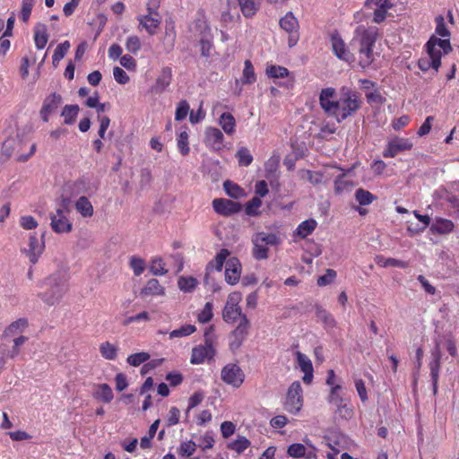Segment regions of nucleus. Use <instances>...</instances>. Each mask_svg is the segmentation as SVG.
I'll list each match as a JSON object with an SVG mask.
<instances>
[{
  "label": "nucleus",
  "mask_w": 459,
  "mask_h": 459,
  "mask_svg": "<svg viewBox=\"0 0 459 459\" xmlns=\"http://www.w3.org/2000/svg\"><path fill=\"white\" fill-rule=\"evenodd\" d=\"M361 103L359 93L349 87H342L337 99L336 91L332 87L322 89L319 94L321 108L328 116L334 117L339 123L355 114Z\"/></svg>",
  "instance_id": "obj_1"
},
{
  "label": "nucleus",
  "mask_w": 459,
  "mask_h": 459,
  "mask_svg": "<svg viewBox=\"0 0 459 459\" xmlns=\"http://www.w3.org/2000/svg\"><path fill=\"white\" fill-rule=\"evenodd\" d=\"M67 273L64 270H58L50 274L43 281V287L46 290L39 296L48 306L57 304L67 290Z\"/></svg>",
  "instance_id": "obj_2"
},
{
  "label": "nucleus",
  "mask_w": 459,
  "mask_h": 459,
  "mask_svg": "<svg viewBox=\"0 0 459 459\" xmlns=\"http://www.w3.org/2000/svg\"><path fill=\"white\" fill-rule=\"evenodd\" d=\"M353 39L359 43V65L362 68L368 67L373 61V47L377 40V30L359 26L355 30Z\"/></svg>",
  "instance_id": "obj_3"
},
{
  "label": "nucleus",
  "mask_w": 459,
  "mask_h": 459,
  "mask_svg": "<svg viewBox=\"0 0 459 459\" xmlns=\"http://www.w3.org/2000/svg\"><path fill=\"white\" fill-rule=\"evenodd\" d=\"M279 24L283 30L289 33V47H294L299 39V25L297 18L291 12H288L284 17L281 18Z\"/></svg>",
  "instance_id": "obj_4"
},
{
  "label": "nucleus",
  "mask_w": 459,
  "mask_h": 459,
  "mask_svg": "<svg viewBox=\"0 0 459 459\" xmlns=\"http://www.w3.org/2000/svg\"><path fill=\"white\" fill-rule=\"evenodd\" d=\"M302 388L299 381L293 382L286 395L285 409L289 412L297 413L302 406Z\"/></svg>",
  "instance_id": "obj_5"
},
{
  "label": "nucleus",
  "mask_w": 459,
  "mask_h": 459,
  "mask_svg": "<svg viewBox=\"0 0 459 459\" xmlns=\"http://www.w3.org/2000/svg\"><path fill=\"white\" fill-rule=\"evenodd\" d=\"M221 377L223 382L234 387H239L245 378L243 370L234 363L226 365L221 369Z\"/></svg>",
  "instance_id": "obj_6"
},
{
  "label": "nucleus",
  "mask_w": 459,
  "mask_h": 459,
  "mask_svg": "<svg viewBox=\"0 0 459 459\" xmlns=\"http://www.w3.org/2000/svg\"><path fill=\"white\" fill-rule=\"evenodd\" d=\"M250 322L247 316H243L242 320H240L230 336V348L231 351H236L242 345L248 334Z\"/></svg>",
  "instance_id": "obj_7"
},
{
  "label": "nucleus",
  "mask_w": 459,
  "mask_h": 459,
  "mask_svg": "<svg viewBox=\"0 0 459 459\" xmlns=\"http://www.w3.org/2000/svg\"><path fill=\"white\" fill-rule=\"evenodd\" d=\"M364 6L367 9L374 10L372 21L375 23H381L385 20L387 12L393 7V4L389 0H366Z\"/></svg>",
  "instance_id": "obj_8"
},
{
  "label": "nucleus",
  "mask_w": 459,
  "mask_h": 459,
  "mask_svg": "<svg viewBox=\"0 0 459 459\" xmlns=\"http://www.w3.org/2000/svg\"><path fill=\"white\" fill-rule=\"evenodd\" d=\"M413 144L409 139L396 137L389 141L387 147L383 152L385 158H394L399 153L409 151Z\"/></svg>",
  "instance_id": "obj_9"
},
{
  "label": "nucleus",
  "mask_w": 459,
  "mask_h": 459,
  "mask_svg": "<svg viewBox=\"0 0 459 459\" xmlns=\"http://www.w3.org/2000/svg\"><path fill=\"white\" fill-rule=\"evenodd\" d=\"M212 207L218 214L223 216H230L242 210V205L239 203L223 198L214 199Z\"/></svg>",
  "instance_id": "obj_10"
},
{
  "label": "nucleus",
  "mask_w": 459,
  "mask_h": 459,
  "mask_svg": "<svg viewBox=\"0 0 459 459\" xmlns=\"http://www.w3.org/2000/svg\"><path fill=\"white\" fill-rule=\"evenodd\" d=\"M332 49L334 55L341 60L351 63L354 60L353 55L346 48V45L340 34L335 32L331 36Z\"/></svg>",
  "instance_id": "obj_11"
},
{
  "label": "nucleus",
  "mask_w": 459,
  "mask_h": 459,
  "mask_svg": "<svg viewBox=\"0 0 459 459\" xmlns=\"http://www.w3.org/2000/svg\"><path fill=\"white\" fill-rule=\"evenodd\" d=\"M62 96L58 93L54 92L47 96L39 112L41 119L44 122H48L49 115L57 109V108L62 104Z\"/></svg>",
  "instance_id": "obj_12"
},
{
  "label": "nucleus",
  "mask_w": 459,
  "mask_h": 459,
  "mask_svg": "<svg viewBox=\"0 0 459 459\" xmlns=\"http://www.w3.org/2000/svg\"><path fill=\"white\" fill-rule=\"evenodd\" d=\"M441 351L438 344L431 351L432 359L429 362L430 377L432 380L433 394L437 393V382L439 377V370L441 366Z\"/></svg>",
  "instance_id": "obj_13"
},
{
  "label": "nucleus",
  "mask_w": 459,
  "mask_h": 459,
  "mask_svg": "<svg viewBox=\"0 0 459 459\" xmlns=\"http://www.w3.org/2000/svg\"><path fill=\"white\" fill-rule=\"evenodd\" d=\"M225 269V281L230 284L235 285L238 282L241 275V264L237 257H230L226 261Z\"/></svg>",
  "instance_id": "obj_14"
},
{
  "label": "nucleus",
  "mask_w": 459,
  "mask_h": 459,
  "mask_svg": "<svg viewBox=\"0 0 459 459\" xmlns=\"http://www.w3.org/2000/svg\"><path fill=\"white\" fill-rule=\"evenodd\" d=\"M51 228L56 233H68L72 230V222L65 216V212L63 210H56V214L50 216Z\"/></svg>",
  "instance_id": "obj_15"
},
{
  "label": "nucleus",
  "mask_w": 459,
  "mask_h": 459,
  "mask_svg": "<svg viewBox=\"0 0 459 459\" xmlns=\"http://www.w3.org/2000/svg\"><path fill=\"white\" fill-rule=\"evenodd\" d=\"M172 82V70L170 67H163L157 77L151 91L155 94H161L170 85Z\"/></svg>",
  "instance_id": "obj_16"
},
{
  "label": "nucleus",
  "mask_w": 459,
  "mask_h": 459,
  "mask_svg": "<svg viewBox=\"0 0 459 459\" xmlns=\"http://www.w3.org/2000/svg\"><path fill=\"white\" fill-rule=\"evenodd\" d=\"M224 135L221 131L215 127H208L205 131V143L215 151L223 147Z\"/></svg>",
  "instance_id": "obj_17"
},
{
  "label": "nucleus",
  "mask_w": 459,
  "mask_h": 459,
  "mask_svg": "<svg viewBox=\"0 0 459 459\" xmlns=\"http://www.w3.org/2000/svg\"><path fill=\"white\" fill-rule=\"evenodd\" d=\"M214 354L215 350L212 346L204 344L203 346L195 347L192 350L191 363L201 364L204 361L205 359H212Z\"/></svg>",
  "instance_id": "obj_18"
},
{
  "label": "nucleus",
  "mask_w": 459,
  "mask_h": 459,
  "mask_svg": "<svg viewBox=\"0 0 459 459\" xmlns=\"http://www.w3.org/2000/svg\"><path fill=\"white\" fill-rule=\"evenodd\" d=\"M140 25L146 30V31L150 35H154L156 33V29L160 26L161 22L160 16H156L152 14H146L139 16L138 18Z\"/></svg>",
  "instance_id": "obj_19"
},
{
  "label": "nucleus",
  "mask_w": 459,
  "mask_h": 459,
  "mask_svg": "<svg viewBox=\"0 0 459 459\" xmlns=\"http://www.w3.org/2000/svg\"><path fill=\"white\" fill-rule=\"evenodd\" d=\"M454 228L452 221L437 217L430 226V230L434 234H448L454 230Z\"/></svg>",
  "instance_id": "obj_20"
},
{
  "label": "nucleus",
  "mask_w": 459,
  "mask_h": 459,
  "mask_svg": "<svg viewBox=\"0 0 459 459\" xmlns=\"http://www.w3.org/2000/svg\"><path fill=\"white\" fill-rule=\"evenodd\" d=\"M164 294L165 289L160 284L157 279L149 280L140 291V296L142 298L155 295L163 296Z\"/></svg>",
  "instance_id": "obj_21"
},
{
  "label": "nucleus",
  "mask_w": 459,
  "mask_h": 459,
  "mask_svg": "<svg viewBox=\"0 0 459 459\" xmlns=\"http://www.w3.org/2000/svg\"><path fill=\"white\" fill-rule=\"evenodd\" d=\"M241 307L237 304H226L222 311V318L226 323H234L238 318L242 320Z\"/></svg>",
  "instance_id": "obj_22"
},
{
  "label": "nucleus",
  "mask_w": 459,
  "mask_h": 459,
  "mask_svg": "<svg viewBox=\"0 0 459 459\" xmlns=\"http://www.w3.org/2000/svg\"><path fill=\"white\" fill-rule=\"evenodd\" d=\"M48 40L47 26L44 23H37L34 27V41L38 49H43Z\"/></svg>",
  "instance_id": "obj_23"
},
{
  "label": "nucleus",
  "mask_w": 459,
  "mask_h": 459,
  "mask_svg": "<svg viewBox=\"0 0 459 459\" xmlns=\"http://www.w3.org/2000/svg\"><path fill=\"white\" fill-rule=\"evenodd\" d=\"M426 50L429 55V56L433 59L434 64V70L437 71L440 65H441V56L442 52L438 47H437V44L435 41H433V39L430 38L429 41L426 44Z\"/></svg>",
  "instance_id": "obj_24"
},
{
  "label": "nucleus",
  "mask_w": 459,
  "mask_h": 459,
  "mask_svg": "<svg viewBox=\"0 0 459 459\" xmlns=\"http://www.w3.org/2000/svg\"><path fill=\"white\" fill-rule=\"evenodd\" d=\"M28 326V321L25 318H19L16 321L11 323L4 331V337H11L16 335Z\"/></svg>",
  "instance_id": "obj_25"
},
{
  "label": "nucleus",
  "mask_w": 459,
  "mask_h": 459,
  "mask_svg": "<svg viewBox=\"0 0 459 459\" xmlns=\"http://www.w3.org/2000/svg\"><path fill=\"white\" fill-rule=\"evenodd\" d=\"M230 251L226 248H222L220 252L215 255L214 259H212L207 264L206 270H213L221 271L224 263H226V259L230 256Z\"/></svg>",
  "instance_id": "obj_26"
},
{
  "label": "nucleus",
  "mask_w": 459,
  "mask_h": 459,
  "mask_svg": "<svg viewBox=\"0 0 459 459\" xmlns=\"http://www.w3.org/2000/svg\"><path fill=\"white\" fill-rule=\"evenodd\" d=\"M93 396L97 400H101L104 403H110L113 400V392L108 384H100L97 385V390L93 393Z\"/></svg>",
  "instance_id": "obj_27"
},
{
  "label": "nucleus",
  "mask_w": 459,
  "mask_h": 459,
  "mask_svg": "<svg viewBox=\"0 0 459 459\" xmlns=\"http://www.w3.org/2000/svg\"><path fill=\"white\" fill-rule=\"evenodd\" d=\"M75 209L82 217L93 215V206L86 196H81L75 202Z\"/></svg>",
  "instance_id": "obj_28"
},
{
  "label": "nucleus",
  "mask_w": 459,
  "mask_h": 459,
  "mask_svg": "<svg viewBox=\"0 0 459 459\" xmlns=\"http://www.w3.org/2000/svg\"><path fill=\"white\" fill-rule=\"evenodd\" d=\"M252 242L263 243L267 246H275L280 242V238L273 233L257 232L254 235Z\"/></svg>",
  "instance_id": "obj_29"
},
{
  "label": "nucleus",
  "mask_w": 459,
  "mask_h": 459,
  "mask_svg": "<svg viewBox=\"0 0 459 459\" xmlns=\"http://www.w3.org/2000/svg\"><path fill=\"white\" fill-rule=\"evenodd\" d=\"M80 108L78 105H65L63 108L61 116L64 117V123L65 125H73L78 116Z\"/></svg>",
  "instance_id": "obj_30"
},
{
  "label": "nucleus",
  "mask_w": 459,
  "mask_h": 459,
  "mask_svg": "<svg viewBox=\"0 0 459 459\" xmlns=\"http://www.w3.org/2000/svg\"><path fill=\"white\" fill-rule=\"evenodd\" d=\"M316 316L325 327L333 328L336 322L333 316L319 305H316Z\"/></svg>",
  "instance_id": "obj_31"
},
{
  "label": "nucleus",
  "mask_w": 459,
  "mask_h": 459,
  "mask_svg": "<svg viewBox=\"0 0 459 459\" xmlns=\"http://www.w3.org/2000/svg\"><path fill=\"white\" fill-rule=\"evenodd\" d=\"M317 222L314 219H308L302 221L296 230V234L301 238H307L316 228Z\"/></svg>",
  "instance_id": "obj_32"
},
{
  "label": "nucleus",
  "mask_w": 459,
  "mask_h": 459,
  "mask_svg": "<svg viewBox=\"0 0 459 459\" xmlns=\"http://www.w3.org/2000/svg\"><path fill=\"white\" fill-rule=\"evenodd\" d=\"M243 15L252 17L258 10V3L255 0H238Z\"/></svg>",
  "instance_id": "obj_33"
},
{
  "label": "nucleus",
  "mask_w": 459,
  "mask_h": 459,
  "mask_svg": "<svg viewBox=\"0 0 459 459\" xmlns=\"http://www.w3.org/2000/svg\"><path fill=\"white\" fill-rule=\"evenodd\" d=\"M69 48L70 42L68 40H65L56 46L52 56V64L55 67H57L60 60L64 58Z\"/></svg>",
  "instance_id": "obj_34"
},
{
  "label": "nucleus",
  "mask_w": 459,
  "mask_h": 459,
  "mask_svg": "<svg viewBox=\"0 0 459 459\" xmlns=\"http://www.w3.org/2000/svg\"><path fill=\"white\" fill-rule=\"evenodd\" d=\"M220 125L227 134H231L235 131V118L230 113H223L220 117Z\"/></svg>",
  "instance_id": "obj_35"
},
{
  "label": "nucleus",
  "mask_w": 459,
  "mask_h": 459,
  "mask_svg": "<svg viewBox=\"0 0 459 459\" xmlns=\"http://www.w3.org/2000/svg\"><path fill=\"white\" fill-rule=\"evenodd\" d=\"M344 178L345 173H342L334 179V191L338 195H341L344 191L351 190L353 186V183L351 180H346Z\"/></svg>",
  "instance_id": "obj_36"
},
{
  "label": "nucleus",
  "mask_w": 459,
  "mask_h": 459,
  "mask_svg": "<svg viewBox=\"0 0 459 459\" xmlns=\"http://www.w3.org/2000/svg\"><path fill=\"white\" fill-rule=\"evenodd\" d=\"M355 199L359 205L365 206L370 204L374 200H376L377 196L368 190L359 188L355 192Z\"/></svg>",
  "instance_id": "obj_37"
},
{
  "label": "nucleus",
  "mask_w": 459,
  "mask_h": 459,
  "mask_svg": "<svg viewBox=\"0 0 459 459\" xmlns=\"http://www.w3.org/2000/svg\"><path fill=\"white\" fill-rule=\"evenodd\" d=\"M100 352L103 358L113 360L117 358V348L108 342H105L100 346Z\"/></svg>",
  "instance_id": "obj_38"
},
{
  "label": "nucleus",
  "mask_w": 459,
  "mask_h": 459,
  "mask_svg": "<svg viewBox=\"0 0 459 459\" xmlns=\"http://www.w3.org/2000/svg\"><path fill=\"white\" fill-rule=\"evenodd\" d=\"M194 30L198 33L200 39L211 37V29L207 22L203 18H198L194 22Z\"/></svg>",
  "instance_id": "obj_39"
},
{
  "label": "nucleus",
  "mask_w": 459,
  "mask_h": 459,
  "mask_svg": "<svg viewBox=\"0 0 459 459\" xmlns=\"http://www.w3.org/2000/svg\"><path fill=\"white\" fill-rule=\"evenodd\" d=\"M129 266L133 270L134 275L139 276L144 272L146 264L140 256L133 255L130 257Z\"/></svg>",
  "instance_id": "obj_40"
},
{
  "label": "nucleus",
  "mask_w": 459,
  "mask_h": 459,
  "mask_svg": "<svg viewBox=\"0 0 459 459\" xmlns=\"http://www.w3.org/2000/svg\"><path fill=\"white\" fill-rule=\"evenodd\" d=\"M236 158L238 159L239 166L247 167L253 161V156L247 147L239 148L236 153Z\"/></svg>",
  "instance_id": "obj_41"
},
{
  "label": "nucleus",
  "mask_w": 459,
  "mask_h": 459,
  "mask_svg": "<svg viewBox=\"0 0 459 459\" xmlns=\"http://www.w3.org/2000/svg\"><path fill=\"white\" fill-rule=\"evenodd\" d=\"M255 74L254 72V67L250 60L245 61V67L243 70V75L241 81L245 84H250L255 82Z\"/></svg>",
  "instance_id": "obj_42"
},
{
  "label": "nucleus",
  "mask_w": 459,
  "mask_h": 459,
  "mask_svg": "<svg viewBox=\"0 0 459 459\" xmlns=\"http://www.w3.org/2000/svg\"><path fill=\"white\" fill-rule=\"evenodd\" d=\"M177 144L180 153L183 156H186L189 153L190 148L188 146V134L186 131H182L179 133L177 139Z\"/></svg>",
  "instance_id": "obj_43"
},
{
  "label": "nucleus",
  "mask_w": 459,
  "mask_h": 459,
  "mask_svg": "<svg viewBox=\"0 0 459 459\" xmlns=\"http://www.w3.org/2000/svg\"><path fill=\"white\" fill-rule=\"evenodd\" d=\"M164 265L165 264L160 257L153 258L150 265V271L156 276L165 275L168 273V270L164 268Z\"/></svg>",
  "instance_id": "obj_44"
},
{
  "label": "nucleus",
  "mask_w": 459,
  "mask_h": 459,
  "mask_svg": "<svg viewBox=\"0 0 459 459\" xmlns=\"http://www.w3.org/2000/svg\"><path fill=\"white\" fill-rule=\"evenodd\" d=\"M223 187L227 195L232 198H238L243 195L244 192L240 186L230 180L224 182Z\"/></svg>",
  "instance_id": "obj_45"
},
{
  "label": "nucleus",
  "mask_w": 459,
  "mask_h": 459,
  "mask_svg": "<svg viewBox=\"0 0 459 459\" xmlns=\"http://www.w3.org/2000/svg\"><path fill=\"white\" fill-rule=\"evenodd\" d=\"M178 288L184 292H191L196 286L197 281L194 277H180L178 281Z\"/></svg>",
  "instance_id": "obj_46"
},
{
  "label": "nucleus",
  "mask_w": 459,
  "mask_h": 459,
  "mask_svg": "<svg viewBox=\"0 0 459 459\" xmlns=\"http://www.w3.org/2000/svg\"><path fill=\"white\" fill-rule=\"evenodd\" d=\"M333 406L336 407V413H338L340 417L345 420L351 419L352 417L353 410L348 406L344 399H342L340 403H334Z\"/></svg>",
  "instance_id": "obj_47"
},
{
  "label": "nucleus",
  "mask_w": 459,
  "mask_h": 459,
  "mask_svg": "<svg viewBox=\"0 0 459 459\" xmlns=\"http://www.w3.org/2000/svg\"><path fill=\"white\" fill-rule=\"evenodd\" d=\"M149 359L150 354L148 352L142 351L130 355L126 360L131 366L137 367L142 363L146 362Z\"/></svg>",
  "instance_id": "obj_48"
},
{
  "label": "nucleus",
  "mask_w": 459,
  "mask_h": 459,
  "mask_svg": "<svg viewBox=\"0 0 459 459\" xmlns=\"http://www.w3.org/2000/svg\"><path fill=\"white\" fill-rule=\"evenodd\" d=\"M287 454L290 457L300 458L306 455V447L300 443H294L288 447Z\"/></svg>",
  "instance_id": "obj_49"
},
{
  "label": "nucleus",
  "mask_w": 459,
  "mask_h": 459,
  "mask_svg": "<svg viewBox=\"0 0 459 459\" xmlns=\"http://www.w3.org/2000/svg\"><path fill=\"white\" fill-rule=\"evenodd\" d=\"M196 330L195 326L193 325H186L181 326L178 329L173 330L169 333L170 338H177V337H184L188 336L191 333H195Z\"/></svg>",
  "instance_id": "obj_50"
},
{
  "label": "nucleus",
  "mask_w": 459,
  "mask_h": 459,
  "mask_svg": "<svg viewBox=\"0 0 459 459\" xmlns=\"http://www.w3.org/2000/svg\"><path fill=\"white\" fill-rule=\"evenodd\" d=\"M254 245L253 256L256 260H263L268 257V247L263 243L252 242Z\"/></svg>",
  "instance_id": "obj_51"
},
{
  "label": "nucleus",
  "mask_w": 459,
  "mask_h": 459,
  "mask_svg": "<svg viewBox=\"0 0 459 459\" xmlns=\"http://www.w3.org/2000/svg\"><path fill=\"white\" fill-rule=\"evenodd\" d=\"M266 74L272 78H284L289 74V71L283 66L271 65L267 67Z\"/></svg>",
  "instance_id": "obj_52"
},
{
  "label": "nucleus",
  "mask_w": 459,
  "mask_h": 459,
  "mask_svg": "<svg viewBox=\"0 0 459 459\" xmlns=\"http://www.w3.org/2000/svg\"><path fill=\"white\" fill-rule=\"evenodd\" d=\"M189 112V104L186 100H182L178 102L176 113H175V119L177 121H182L184 120L187 114Z\"/></svg>",
  "instance_id": "obj_53"
},
{
  "label": "nucleus",
  "mask_w": 459,
  "mask_h": 459,
  "mask_svg": "<svg viewBox=\"0 0 459 459\" xmlns=\"http://www.w3.org/2000/svg\"><path fill=\"white\" fill-rule=\"evenodd\" d=\"M261 205V199L258 196H255L247 204L245 212L249 216H255L258 214L257 209Z\"/></svg>",
  "instance_id": "obj_54"
},
{
  "label": "nucleus",
  "mask_w": 459,
  "mask_h": 459,
  "mask_svg": "<svg viewBox=\"0 0 459 459\" xmlns=\"http://www.w3.org/2000/svg\"><path fill=\"white\" fill-rule=\"evenodd\" d=\"M34 4L35 0H22L21 18L23 22H27L29 21Z\"/></svg>",
  "instance_id": "obj_55"
},
{
  "label": "nucleus",
  "mask_w": 459,
  "mask_h": 459,
  "mask_svg": "<svg viewBox=\"0 0 459 459\" xmlns=\"http://www.w3.org/2000/svg\"><path fill=\"white\" fill-rule=\"evenodd\" d=\"M414 215L416 218L423 223L421 227L412 228L411 226L408 227V230L412 233H420L422 232L427 226L430 223V217L429 215H421L417 211H414Z\"/></svg>",
  "instance_id": "obj_56"
},
{
  "label": "nucleus",
  "mask_w": 459,
  "mask_h": 459,
  "mask_svg": "<svg viewBox=\"0 0 459 459\" xmlns=\"http://www.w3.org/2000/svg\"><path fill=\"white\" fill-rule=\"evenodd\" d=\"M196 450V445L194 441L189 440L186 442H183L178 449V453L182 456H191L195 454Z\"/></svg>",
  "instance_id": "obj_57"
},
{
  "label": "nucleus",
  "mask_w": 459,
  "mask_h": 459,
  "mask_svg": "<svg viewBox=\"0 0 459 459\" xmlns=\"http://www.w3.org/2000/svg\"><path fill=\"white\" fill-rule=\"evenodd\" d=\"M17 144L15 139H7L3 143L1 153L5 157V160L9 159L13 153L14 148Z\"/></svg>",
  "instance_id": "obj_58"
},
{
  "label": "nucleus",
  "mask_w": 459,
  "mask_h": 459,
  "mask_svg": "<svg viewBox=\"0 0 459 459\" xmlns=\"http://www.w3.org/2000/svg\"><path fill=\"white\" fill-rule=\"evenodd\" d=\"M250 446V441L245 437H238L230 446L231 449L240 454Z\"/></svg>",
  "instance_id": "obj_59"
},
{
  "label": "nucleus",
  "mask_w": 459,
  "mask_h": 459,
  "mask_svg": "<svg viewBox=\"0 0 459 459\" xmlns=\"http://www.w3.org/2000/svg\"><path fill=\"white\" fill-rule=\"evenodd\" d=\"M212 302H207L202 312L198 315V320L199 322L201 323H207L209 322L212 318Z\"/></svg>",
  "instance_id": "obj_60"
},
{
  "label": "nucleus",
  "mask_w": 459,
  "mask_h": 459,
  "mask_svg": "<svg viewBox=\"0 0 459 459\" xmlns=\"http://www.w3.org/2000/svg\"><path fill=\"white\" fill-rule=\"evenodd\" d=\"M297 361L299 367L302 371L309 370L313 368L312 362L305 354L300 351L296 352Z\"/></svg>",
  "instance_id": "obj_61"
},
{
  "label": "nucleus",
  "mask_w": 459,
  "mask_h": 459,
  "mask_svg": "<svg viewBox=\"0 0 459 459\" xmlns=\"http://www.w3.org/2000/svg\"><path fill=\"white\" fill-rule=\"evenodd\" d=\"M126 48L129 52L133 54L137 53L141 48L140 39L137 36L128 37L126 39Z\"/></svg>",
  "instance_id": "obj_62"
},
{
  "label": "nucleus",
  "mask_w": 459,
  "mask_h": 459,
  "mask_svg": "<svg viewBox=\"0 0 459 459\" xmlns=\"http://www.w3.org/2000/svg\"><path fill=\"white\" fill-rule=\"evenodd\" d=\"M336 277V272L333 269H327L324 275H321L317 279L318 286H325L330 284Z\"/></svg>",
  "instance_id": "obj_63"
},
{
  "label": "nucleus",
  "mask_w": 459,
  "mask_h": 459,
  "mask_svg": "<svg viewBox=\"0 0 459 459\" xmlns=\"http://www.w3.org/2000/svg\"><path fill=\"white\" fill-rule=\"evenodd\" d=\"M436 21H437L436 33L443 38H449L450 32L445 24L444 18L441 15H439L436 18Z\"/></svg>",
  "instance_id": "obj_64"
}]
</instances>
